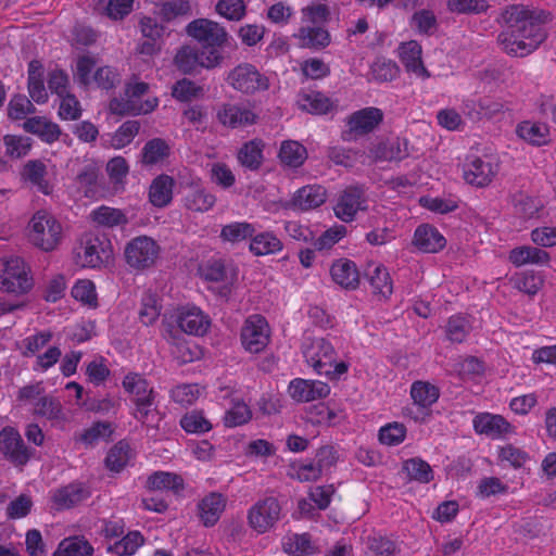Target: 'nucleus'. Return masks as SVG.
<instances>
[{"instance_id":"f257e3e1","label":"nucleus","mask_w":556,"mask_h":556,"mask_svg":"<svg viewBox=\"0 0 556 556\" xmlns=\"http://www.w3.org/2000/svg\"><path fill=\"white\" fill-rule=\"evenodd\" d=\"M502 16L506 29L498 35L497 40L507 54L527 56L546 40L545 25L551 21V13L515 4L508 7Z\"/></svg>"},{"instance_id":"f03ea898","label":"nucleus","mask_w":556,"mask_h":556,"mask_svg":"<svg viewBox=\"0 0 556 556\" xmlns=\"http://www.w3.org/2000/svg\"><path fill=\"white\" fill-rule=\"evenodd\" d=\"M187 33L194 38L203 51L206 70L220 67L224 63V47L228 42V33L217 22L197 18L187 26Z\"/></svg>"},{"instance_id":"7ed1b4c3","label":"nucleus","mask_w":556,"mask_h":556,"mask_svg":"<svg viewBox=\"0 0 556 556\" xmlns=\"http://www.w3.org/2000/svg\"><path fill=\"white\" fill-rule=\"evenodd\" d=\"M34 287V278L28 264L20 256L1 260L0 290L14 295L27 294Z\"/></svg>"},{"instance_id":"20e7f679","label":"nucleus","mask_w":556,"mask_h":556,"mask_svg":"<svg viewBox=\"0 0 556 556\" xmlns=\"http://www.w3.org/2000/svg\"><path fill=\"white\" fill-rule=\"evenodd\" d=\"M122 384L125 391L132 395L136 406L134 417L140 422L147 424L150 416L156 412L154 389L150 387L149 381L142 375L137 372H128Z\"/></svg>"},{"instance_id":"39448f33","label":"nucleus","mask_w":556,"mask_h":556,"mask_svg":"<svg viewBox=\"0 0 556 556\" xmlns=\"http://www.w3.org/2000/svg\"><path fill=\"white\" fill-rule=\"evenodd\" d=\"M28 227L30 242L42 251H52L61 242L62 226L56 218L47 211H37L31 217Z\"/></svg>"},{"instance_id":"423d86ee","label":"nucleus","mask_w":556,"mask_h":556,"mask_svg":"<svg viewBox=\"0 0 556 556\" xmlns=\"http://www.w3.org/2000/svg\"><path fill=\"white\" fill-rule=\"evenodd\" d=\"M161 247L148 236H138L126 243L124 257L126 264L137 271L153 267L160 256Z\"/></svg>"},{"instance_id":"0eeeda50","label":"nucleus","mask_w":556,"mask_h":556,"mask_svg":"<svg viewBox=\"0 0 556 556\" xmlns=\"http://www.w3.org/2000/svg\"><path fill=\"white\" fill-rule=\"evenodd\" d=\"M271 329L267 319L261 314L248 316L240 329V342L250 354H260L270 342Z\"/></svg>"},{"instance_id":"6e6552de","label":"nucleus","mask_w":556,"mask_h":556,"mask_svg":"<svg viewBox=\"0 0 556 556\" xmlns=\"http://www.w3.org/2000/svg\"><path fill=\"white\" fill-rule=\"evenodd\" d=\"M345 122L346 129L341 132V139L354 141L372 132L383 122V112L379 108L367 106L350 114Z\"/></svg>"},{"instance_id":"1a4fd4ad","label":"nucleus","mask_w":556,"mask_h":556,"mask_svg":"<svg viewBox=\"0 0 556 556\" xmlns=\"http://www.w3.org/2000/svg\"><path fill=\"white\" fill-rule=\"evenodd\" d=\"M84 267L99 268L108 265L113 258V247L104 235L86 233L81 238Z\"/></svg>"},{"instance_id":"9d476101","label":"nucleus","mask_w":556,"mask_h":556,"mask_svg":"<svg viewBox=\"0 0 556 556\" xmlns=\"http://www.w3.org/2000/svg\"><path fill=\"white\" fill-rule=\"evenodd\" d=\"M281 505L274 496L258 500L248 511L250 527L257 533L263 534L269 531L279 521Z\"/></svg>"},{"instance_id":"9b49d317","label":"nucleus","mask_w":556,"mask_h":556,"mask_svg":"<svg viewBox=\"0 0 556 556\" xmlns=\"http://www.w3.org/2000/svg\"><path fill=\"white\" fill-rule=\"evenodd\" d=\"M227 83L236 90L252 94L258 90L268 88V79L262 75L257 68L250 63H241L232 68L228 76Z\"/></svg>"},{"instance_id":"f8f14e48","label":"nucleus","mask_w":556,"mask_h":556,"mask_svg":"<svg viewBox=\"0 0 556 556\" xmlns=\"http://www.w3.org/2000/svg\"><path fill=\"white\" fill-rule=\"evenodd\" d=\"M0 452L16 467L25 466L33 456V450L26 446L20 432L7 426L0 431Z\"/></svg>"},{"instance_id":"ddd939ff","label":"nucleus","mask_w":556,"mask_h":556,"mask_svg":"<svg viewBox=\"0 0 556 556\" xmlns=\"http://www.w3.org/2000/svg\"><path fill=\"white\" fill-rule=\"evenodd\" d=\"M367 210V197L363 186H349L339 195L333 207L336 216L344 223L354 220L359 211Z\"/></svg>"},{"instance_id":"4468645a","label":"nucleus","mask_w":556,"mask_h":556,"mask_svg":"<svg viewBox=\"0 0 556 556\" xmlns=\"http://www.w3.org/2000/svg\"><path fill=\"white\" fill-rule=\"evenodd\" d=\"M498 172V164L489 159L473 156L464 165V179L466 182L482 188L489 186Z\"/></svg>"},{"instance_id":"2eb2a0df","label":"nucleus","mask_w":556,"mask_h":556,"mask_svg":"<svg viewBox=\"0 0 556 556\" xmlns=\"http://www.w3.org/2000/svg\"><path fill=\"white\" fill-rule=\"evenodd\" d=\"M472 425L478 434H484L493 440L516 433V428L502 415L480 413L473 418Z\"/></svg>"},{"instance_id":"dca6fc26","label":"nucleus","mask_w":556,"mask_h":556,"mask_svg":"<svg viewBox=\"0 0 556 556\" xmlns=\"http://www.w3.org/2000/svg\"><path fill=\"white\" fill-rule=\"evenodd\" d=\"M304 357L317 375L327 372L330 362H334L337 352L333 345L325 338H315L303 351Z\"/></svg>"},{"instance_id":"f3484780","label":"nucleus","mask_w":556,"mask_h":556,"mask_svg":"<svg viewBox=\"0 0 556 556\" xmlns=\"http://www.w3.org/2000/svg\"><path fill=\"white\" fill-rule=\"evenodd\" d=\"M505 109L503 102L486 96L466 99L462 105L464 115L472 122H478L483 118L491 119L504 113Z\"/></svg>"},{"instance_id":"a211bd4d","label":"nucleus","mask_w":556,"mask_h":556,"mask_svg":"<svg viewBox=\"0 0 556 556\" xmlns=\"http://www.w3.org/2000/svg\"><path fill=\"white\" fill-rule=\"evenodd\" d=\"M216 118L223 126L235 129L254 125L258 116L252 110L243 105L224 103L218 108Z\"/></svg>"},{"instance_id":"6ab92c4d","label":"nucleus","mask_w":556,"mask_h":556,"mask_svg":"<svg viewBox=\"0 0 556 556\" xmlns=\"http://www.w3.org/2000/svg\"><path fill=\"white\" fill-rule=\"evenodd\" d=\"M288 392L296 402H312L327 397L330 387L326 382L295 378L289 383Z\"/></svg>"},{"instance_id":"aec40b11","label":"nucleus","mask_w":556,"mask_h":556,"mask_svg":"<svg viewBox=\"0 0 556 556\" xmlns=\"http://www.w3.org/2000/svg\"><path fill=\"white\" fill-rule=\"evenodd\" d=\"M327 201V190L321 185H306L298 189L289 203L294 211L315 210Z\"/></svg>"},{"instance_id":"412c9836","label":"nucleus","mask_w":556,"mask_h":556,"mask_svg":"<svg viewBox=\"0 0 556 556\" xmlns=\"http://www.w3.org/2000/svg\"><path fill=\"white\" fill-rule=\"evenodd\" d=\"M176 323L185 333L204 336L210 328L211 320L198 307H181L177 312Z\"/></svg>"},{"instance_id":"4be33fe9","label":"nucleus","mask_w":556,"mask_h":556,"mask_svg":"<svg viewBox=\"0 0 556 556\" xmlns=\"http://www.w3.org/2000/svg\"><path fill=\"white\" fill-rule=\"evenodd\" d=\"M370 154L375 161L401 162L409 156L408 140L400 137L389 138L372 147Z\"/></svg>"},{"instance_id":"5701e85b","label":"nucleus","mask_w":556,"mask_h":556,"mask_svg":"<svg viewBox=\"0 0 556 556\" xmlns=\"http://www.w3.org/2000/svg\"><path fill=\"white\" fill-rule=\"evenodd\" d=\"M413 243L424 253H438L446 247V239L437 227L421 224L415 229Z\"/></svg>"},{"instance_id":"b1692460","label":"nucleus","mask_w":556,"mask_h":556,"mask_svg":"<svg viewBox=\"0 0 556 556\" xmlns=\"http://www.w3.org/2000/svg\"><path fill=\"white\" fill-rule=\"evenodd\" d=\"M330 276L334 283L345 290H356L359 287L361 275L352 260H336L330 267Z\"/></svg>"},{"instance_id":"393cba45","label":"nucleus","mask_w":556,"mask_h":556,"mask_svg":"<svg viewBox=\"0 0 556 556\" xmlns=\"http://www.w3.org/2000/svg\"><path fill=\"white\" fill-rule=\"evenodd\" d=\"M227 498L218 492H211L198 503V517L205 527H213L226 508Z\"/></svg>"},{"instance_id":"a878e982","label":"nucleus","mask_w":556,"mask_h":556,"mask_svg":"<svg viewBox=\"0 0 556 556\" xmlns=\"http://www.w3.org/2000/svg\"><path fill=\"white\" fill-rule=\"evenodd\" d=\"M410 397L421 415L430 416L431 406L440 397V389L428 381L417 380L410 386Z\"/></svg>"},{"instance_id":"bb28decb","label":"nucleus","mask_w":556,"mask_h":556,"mask_svg":"<svg viewBox=\"0 0 556 556\" xmlns=\"http://www.w3.org/2000/svg\"><path fill=\"white\" fill-rule=\"evenodd\" d=\"M204 56L201 48L182 46L175 54L174 63L182 74L195 75L201 68L206 70Z\"/></svg>"},{"instance_id":"cd10ccee","label":"nucleus","mask_w":556,"mask_h":556,"mask_svg":"<svg viewBox=\"0 0 556 556\" xmlns=\"http://www.w3.org/2000/svg\"><path fill=\"white\" fill-rule=\"evenodd\" d=\"M27 90L33 101L43 104L48 101V92L45 87V67L41 61L34 59L28 63Z\"/></svg>"},{"instance_id":"c85d7f7f","label":"nucleus","mask_w":556,"mask_h":556,"mask_svg":"<svg viewBox=\"0 0 556 556\" xmlns=\"http://www.w3.org/2000/svg\"><path fill=\"white\" fill-rule=\"evenodd\" d=\"M516 134L534 147L547 146L551 142V130L546 123L522 121L517 125Z\"/></svg>"},{"instance_id":"c756f323","label":"nucleus","mask_w":556,"mask_h":556,"mask_svg":"<svg viewBox=\"0 0 556 556\" xmlns=\"http://www.w3.org/2000/svg\"><path fill=\"white\" fill-rule=\"evenodd\" d=\"M400 60L407 72L428 78L430 73L421 60V46L416 40L403 42L399 47Z\"/></svg>"},{"instance_id":"7c9ffc66","label":"nucleus","mask_w":556,"mask_h":556,"mask_svg":"<svg viewBox=\"0 0 556 556\" xmlns=\"http://www.w3.org/2000/svg\"><path fill=\"white\" fill-rule=\"evenodd\" d=\"M114 433V425L111 421H94L81 433L74 435L76 443H81L86 448L94 447L100 441L111 442Z\"/></svg>"},{"instance_id":"2f4dec72","label":"nucleus","mask_w":556,"mask_h":556,"mask_svg":"<svg viewBox=\"0 0 556 556\" xmlns=\"http://www.w3.org/2000/svg\"><path fill=\"white\" fill-rule=\"evenodd\" d=\"M265 142L261 138H254L242 144L237 153L239 164L249 170H258L264 163Z\"/></svg>"},{"instance_id":"473e14b6","label":"nucleus","mask_w":556,"mask_h":556,"mask_svg":"<svg viewBox=\"0 0 556 556\" xmlns=\"http://www.w3.org/2000/svg\"><path fill=\"white\" fill-rule=\"evenodd\" d=\"M370 267L371 265L368 266L365 277L371 287V293L379 299L388 300L393 293V282L387 267L383 265H374L372 269Z\"/></svg>"},{"instance_id":"72a5a7b5","label":"nucleus","mask_w":556,"mask_h":556,"mask_svg":"<svg viewBox=\"0 0 556 556\" xmlns=\"http://www.w3.org/2000/svg\"><path fill=\"white\" fill-rule=\"evenodd\" d=\"M295 37L300 47L316 51L327 48L331 42L329 31L321 26H302Z\"/></svg>"},{"instance_id":"f704fd0d","label":"nucleus","mask_w":556,"mask_h":556,"mask_svg":"<svg viewBox=\"0 0 556 556\" xmlns=\"http://www.w3.org/2000/svg\"><path fill=\"white\" fill-rule=\"evenodd\" d=\"M175 180L172 176L161 174L155 177L149 188V200L156 207H165L173 200Z\"/></svg>"},{"instance_id":"c9c22d12","label":"nucleus","mask_w":556,"mask_h":556,"mask_svg":"<svg viewBox=\"0 0 556 556\" xmlns=\"http://www.w3.org/2000/svg\"><path fill=\"white\" fill-rule=\"evenodd\" d=\"M47 175V166L41 160H29L22 168L21 176L25 181L35 186L38 191L48 195L52 193V186L45 178Z\"/></svg>"},{"instance_id":"e433bc0d","label":"nucleus","mask_w":556,"mask_h":556,"mask_svg":"<svg viewBox=\"0 0 556 556\" xmlns=\"http://www.w3.org/2000/svg\"><path fill=\"white\" fill-rule=\"evenodd\" d=\"M26 132L37 135L42 141L53 143L59 140L61 129L58 124L47 121L45 117L35 116L27 118L23 124Z\"/></svg>"},{"instance_id":"4c0bfd02","label":"nucleus","mask_w":556,"mask_h":556,"mask_svg":"<svg viewBox=\"0 0 556 556\" xmlns=\"http://www.w3.org/2000/svg\"><path fill=\"white\" fill-rule=\"evenodd\" d=\"M549 258L545 250L531 245L517 247L509 252V261L517 267L526 264L544 265Z\"/></svg>"},{"instance_id":"58836bf2","label":"nucleus","mask_w":556,"mask_h":556,"mask_svg":"<svg viewBox=\"0 0 556 556\" xmlns=\"http://www.w3.org/2000/svg\"><path fill=\"white\" fill-rule=\"evenodd\" d=\"M147 488L151 491H173L179 494L185 489V482L180 475L167 471H155L147 479Z\"/></svg>"},{"instance_id":"ea45409f","label":"nucleus","mask_w":556,"mask_h":556,"mask_svg":"<svg viewBox=\"0 0 556 556\" xmlns=\"http://www.w3.org/2000/svg\"><path fill=\"white\" fill-rule=\"evenodd\" d=\"M300 108L311 114L324 115L336 109L334 102L320 91H311L300 96Z\"/></svg>"},{"instance_id":"a19ab883","label":"nucleus","mask_w":556,"mask_h":556,"mask_svg":"<svg viewBox=\"0 0 556 556\" xmlns=\"http://www.w3.org/2000/svg\"><path fill=\"white\" fill-rule=\"evenodd\" d=\"M89 496L81 484H68L55 491L53 502L60 509L72 508Z\"/></svg>"},{"instance_id":"79ce46f5","label":"nucleus","mask_w":556,"mask_h":556,"mask_svg":"<svg viewBox=\"0 0 556 556\" xmlns=\"http://www.w3.org/2000/svg\"><path fill=\"white\" fill-rule=\"evenodd\" d=\"M278 157L283 165L298 168L306 161L307 150L298 141L286 140L280 146Z\"/></svg>"},{"instance_id":"37998d69","label":"nucleus","mask_w":556,"mask_h":556,"mask_svg":"<svg viewBox=\"0 0 556 556\" xmlns=\"http://www.w3.org/2000/svg\"><path fill=\"white\" fill-rule=\"evenodd\" d=\"M366 546L372 556H397L401 553L399 542L381 533L368 535Z\"/></svg>"},{"instance_id":"c03bdc74","label":"nucleus","mask_w":556,"mask_h":556,"mask_svg":"<svg viewBox=\"0 0 556 556\" xmlns=\"http://www.w3.org/2000/svg\"><path fill=\"white\" fill-rule=\"evenodd\" d=\"M170 154L168 143L162 138H153L148 140L141 150V163L143 165H155Z\"/></svg>"},{"instance_id":"a18cd8bd","label":"nucleus","mask_w":556,"mask_h":556,"mask_svg":"<svg viewBox=\"0 0 556 556\" xmlns=\"http://www.w3.org/2000/svg\"><path fill=\"white\" fill-rule=\"evenodd\" d=\"M93 547L84 536H70L62 540L53 556H92Z\"/></svg>"},{"instance_id":"49530a36","label":"nucleus","mask_w":556,"mask_h":556,"mask_svg":"<svg viewBox=\"0 0 556 556\" xmlns=\"http://www.w3.org/2000/svg\"><path fill=\"white\" fill-rule=\"evenodd\" d=\"M90 216L93 223L108 228L128 224V218L122 210L106 205H101L93 210Z\"/></svg>"},{"instance_id":"de8ad7c7","label":"nucleus","mask_w":556,"mask_h":556,"mask_svg":"<svg viewBox=\"0 0 556 556\" xmlns=\"http://www.w3.org/2000/svg\"><path fill=\"white\" fill-rule=\"evenodd\" d=\"M283 552L292 556H308L317 553L309 533L291 534L282 542Z\"/></svg>"},{"instance_id":"09e8293b","label":"nucleus","mask_w":556,"mask_h":556,"mask_svg":"<svg viewBox=\"0 0 556 556\" xmlns=\"http://www.w3.org/2000/svg\"><path fill=\"white\" fill-rule=\"evenodd\" d=\"M402 470L407 473L410 481H417L419 483H429L434 478L431 466L420 457H413L405 460Z\"/></svg>"},{"instance_id":"8fccbe9b","label":"nucleus","mask_w":556,"mask_h":556,"mask_svg":"<svg viewBox=\"0 0 556 556\" xmlns=\"http://www.w3.org/2000/svg\"><path fill=\"white\" fill-rule=\"evenodd\" d=\"M282 249V242L273 232L254 233L250 251L257 256L273 254Z\"/></svg>"},{"instance_id":"3c124183","label":"nucleus","mask_w":556,"mask_h":556,"mask_svg":"<svg viewBox=\"0 0 556 556\" xmlns=\"http://www.w3.org/2000/svg\"><path fill=\"white\" fill-rule=\"evenodd\" d=\"M180 427L192 434H203L212 430V422L204 416L203 410L187 412L179 421Z\"/></svg>"},{"instance_id":"603ef678","label":"nucleus","mask_w":556,"mask_h":556,"mask_svg":"<svg viewBox=\"0 0 556 556\" xmlns=\"http://www.w3.org/2000/svg\"><path fill=\"white\" fill-rule=\"evenodd\" d=\"M324 472L314 462H292L287 469V476L300 482H311L318 480Z\"/></svg>"},{"instance_id":"864d4df0","label":"nucleus","mask_w":556,"mask_h":556,"mask_svg":"<svg viewBox=\"0 0 556 556\" xmlns=\"http://www.w3.org/2000/svg\"><path fill=\"white\" fill-rule=\"evenodd\" d=\"M255 227L248 222H233L222 227L219 238L223 241L238 243L255 233Z\"/></svg>"},{"instance_id":"5fc2aeb1","label":"nucleus","mask_w":556,"mask_h":556,"mask_svg":"<svg viewBox=\"0 0 556 556\" xmlns=\"http://www.w3.org/2000/svg\"><path fill=\"white\" fill-rule=\"evenodd\" d=\"M513 288L529 295H534L543 287V278L533 271L516 273L509 279Z\"/></svg>"},{"instance_id":"6e6d98bb","label":"nucleus","mask_w":556,"mask_h":556,"mask_svg":"<svg viewBox=\"0 0 556 556\" xmlns=\"http://www.w3.org/2000/svg\"><path fill=\"white\" fill-rule=\"evenodd\" d=\"M215 202V195L204 189H192L184 199L186 208L193 212H207Z\"/></svg>"},{"instance_id":"4d7b16f0","label":"nucleus","mask_w":556,"mask_h":556,"mask_svg":"<svg viewBox=\"0 0 556 556\" xmlns=\"http://www.w3.org/2000/svg\"><path fill=\"white\" fill-rule=\"evenodd\" d=\"M204 89L188 78L177 80L172 87V97L179 102H191L203 97Z\"/></svg>"},{"instance_id":"13d9d810","label":"nucleus","mask_w":556,"mask_h":556,"mask_svg":"<svg viewBox=\"0 0 556 556\" xmlns=\"http://www.w3.org/2000/svg\"><path fill=\"white\" fill-rule=\"evenodd\" d=\"M129 444L125 441L114 444L104 459L106 468L114 472L122 471L129 460Z\"/></svg>"},{"instance_id":"bf43d9fd","label":"nucleus","mask_w":556,"mask_h":556,"mask_svg":"<svg viewBox=\"0 0 556 556\" xmlns=\"http://www.w3.org/2000/svg\"><path fill=\"white\" fill-rule=\"evenodd\" d=\"M143 543L144 536L140 531H130L119 541L110 545L109 552L115 553L118 556H130L134 555Z\"/></svg>"},{"instance_id":"052dcab7","label":"nucleus","mask_w":556,"mask_h":556,"mask_svg":"<svg viewBox=\"0 0 556 556\" xmlns=\"http://www.w3.org/2000/svg\"><path fill=\"white\" fill-rule=\"evenodd\" d=\"M7 111L10 119L21 121L28 114H34L36 112V108L25 94L15 93L10 99Z\"/></svg>"},{"instance_id":"680f3d73","label":"nucleus","mask_w":556,"mask_h":556,"mask_svg":"<svg viewBox=\"0 0 556 556\" xmlns=\"http://www.w3.org/2000/svg\"><path fill=\"white\" fill-rule=\"evenodd\" d=\"M140 127L141 125L139 121H126L117 128V130L112 136L111 146L114 149L125 148L139 134Z\"/></svg>"},{"instance_id":"e2e57ef3","label":"nucleus","mask_w":556,"mask_h":556,"mask_svg":"<svg viewBox=\"0 0 556 556\" xmlns=\"http://www.w3.org/2000/svg\"><path fill=\"white\" fill-rule=\"evenodd\" d=\"M3 144L5 147V155L11 159H22L29 153L33 141L29 137L5 135L3 137Z\"/></svg>"},{"instance_id":"0e129e2a","label":"nucleus","mask_w":556,"mask_h":556,"mask_svg":"<svg viewBox=\"0 0 556 556\" xmlns=\"http://www.w3.org/2000/svg\"><path fill=\"white\" fill-rule=\"evenodd\" d=\"M34 414L49 420H59L63 417L62 405L52 396H41L35 404Z\"/></svg>"},{"instance_id":"69168bd1","label":"nucleus","mask_w":556,"mask_h":556,"mask_svg":"<svg viewBox=\"0 0 556 556\" xmlns=\"http://www.w3.org/2000/svg\"><path fill=\"white\" fill-rule=\"evenodd\" d=\"M406 432L407 429L404 424L393 421L381 427L378 437L380 443L394 446L401 444L405 440Z\"/></svg>"},{"instance_id":"338daca9","label":"nucleus","mask_w":556,"mask_h":556,"mask_svg":"<svg viewBox=\"0 0 556 556\" xmlns=\"http://www.w3.org/2000/svg\"><path fill=\"white\" fill-rule=\"evenodd\" d=\"M215 10L220 16L236 22L242 20L247 13L243 0H218Z\"/></svg>"},{"instance_id":"774afa93","label":"nucleus","mask_w":556,"mask_h":556,"mask_svg":"<svg viewBox=\"0 0 556 556\" xmlns=\"http://www.w3.org/2000/svg\"><path fill=\"white\" fill-rule=\"evenodd\" d=\"M413 23L419 34L433 35L438 29V20L431 10L422 9L413 14Z\"/></svg>"}]
</instances>
